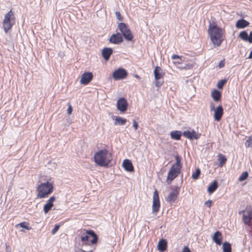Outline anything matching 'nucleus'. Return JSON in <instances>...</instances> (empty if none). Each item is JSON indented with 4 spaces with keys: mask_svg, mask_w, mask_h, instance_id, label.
<instances>
[{
    "mask_svg": "<svg viewBox=\"0 0 252 252\" xmlns=\"http://www.w3.org/2000/svg\"><path fill=\"white\" fill-rule=\"evenodd\" d=\"M54 180L49 177L45 183L39 184L37 187V197L43 198L48 196L54 190Z\"/></svg>",
    "mask_w": 252,
    "mask_h": 252,
    "instance_id": "1",
    "label": "nucleus"
},
{
    "mask_svg": "<svg viewBox=\"0 0 252 252\" xmlns=\"http://www.w3.org/2000/svg\"><path fill=\"white\" fill-rule=\"evenodd\" d=\"M208 32L211 40L213 44L217 46H220L223 40L222 30L216 24H210Z\"/></svg>",
    "mask_w": 252,
    "mask_h": 252,
    "instance_id": "2",
    "label": "nucleus"
},
{
    "mask_svg": "<svg viewBox=\"0 0 252 252\" xmlns=\"http://www.w3.org/2000/svg\"><path fill=\"white\" fill-rule=\"evenodd\" d=\"M112 159L111 154L105 149L99 151L94 156L95 162L101 166H107Z\"/></svg>",
    "mask_w": 252,
    "mask_h": 252,
    "instance_id": "3",
    "label": "nucleus"
},
{
    "mask_svg": "<svg viewBox=\"0 0 252 252\" xmlns=\"http://www.w3.org/2000/svg\"><path fill=\"white\" fill-rule=\"evenodd\" d=\"M175 158L176 162L171 166L168 173L167 179L168 184H170L179 175L182 167L181 158L178 155H176Z\"/></svg>",
    "mask_w": 252,
    "mask_h": 252,
    "instance_id": "4",
    "label": "nucleus"
},
{
    "mask_svg": "<svg viewBox=\"0 0 252 252\" xmlns=\"http://www.w3.org/2000/svg\"><path fill=\"white\" fill-rule=\"evenodd\" d=\"M86 234H83L81 236V240L82 242L81 245H90L91 244H95L97 242L98 237L97 235L92 230H87Z\"/></svg>",
    "mask_w": 252,
    "mask_h": 252,
    "instance_id": "5",
    "label": "nucleus"
},
{
    "mask_svg": "<svg viewBox=\"0 0 252 252\" xmlns=\"http://www.w3.org/2000/svg\"><path fill=\"white\" fill-rule=\"evenodd\" d=\"M15 23V18L10 10L5 16L2 22V27L5 33L10 30Z\"/></svg>",
    "mask_w": 252,
    "mask_h": 252,
    "instance_id": "6",
    "label": "nucleus"
},
{
    "mask_svg": "<svg viewBox=\"0 0 252 252\" xmlns=\"http://www.w3.org/2000/svg\"><path fill=\"white\" fill-rule=\"evenodd\" d=\"M118 28L126 40L128 41H131L132 40L133 37V35L130 29L125 23H119Z\"/></svg>",
    "mask_w": 252,
    "mask_h": 252,
    "instance_id": "7",
    "label": "nucleus"
},
{
    "mask_svg": "<svg viewBox=\"0 0 252 252\" xmlns=\"http://www.w3.org/2000/svg\"><path fill=\"white\" fill-rule=\"evenodd\" d=\"M154 73L155 78L156 80V81L155 82L156 86L157 87L161 86L163 83V81L161 82L160 81L158 80L163 77L164 73L163 72L162 69L159 66L156 67V68L154 69Z\"/></svg>",
    "mask_w": 252,
    "mask_h": 252,
    "instance_id": "8",
    "label": "nucleus"
},
{
    "mask_svg": "<svg viewBox=\"0 0 252 252\" xmlns=\"http://www.w3.org/2000/svg\"><path fill=\"white\" fill-rule=\"evenodd\" d=\"M160 202L158 192L155 190L153 194V200L152 205V212L154 214H156L158 212L160 208Z\"/></svg>",
    "mask_w": 252,
    "mask_h": 252,
    "instance_id": "9",
    "label": "nucleus"
},
{
    "mask_svg": "<svg viewBox=\"0 0 252 252\" xmlns=\"http://www.w3.org/2000/svg\"><path fill=\"white\" fill-rule=\"evenodd\" d=\"M127 75V71L125 69L121 68H119L115 70L112 74L113 78L115 80L123 79L125 78Z\"/></svg>",
    "mask_w": 252,
    "mask_h": 252,
    "instance_id": "10",
    "label": "nucleus"
},
{
    "mask_svg": "<svg viewBox=\"0 0 252 252\" xmlns=\"http://www.w3.org/2000/svg\"><path fill=\"white\" fill-rule=\"evenodd\" d=\"M128 103L124 97L119 98L117 102V108L121 113H125L127 109Z\"/></svg>",
    "mask_w": 252,
    "mask_h": 252,
    "instance_id": "11",
    "label": "nucleus"
},
{
    "mask_svg": "<svg viewBox=\"0 0 252 252\" xmlns=\"http://www.w3.org/2000/svg\"><path fill=\"white\" fill-rule=\"evenodd\" d=\"M180 189L179 187H176L175 188L170 192L167 197L166 198V201L168 202L172 203L174 202L179 193Z\"/></svg>",
    "mask_w": 252,
    "mask_h": 252,
    "instance_id": "12",
    "label": "nucleus"
},
{
    "mask_svg": "<svg viewBox=\"0 0 252 252\" xmlns=\"http://www.w3.org/2000/svg\"><path fill=\"white\" fill-rule=\"evenodd\" d=\"M93 78V75L92 72H85L81 76L80 82L82 84L87 85L89 83Z\"/></svg>",
    "mask_w": 252,
    "mask_h": 252,
    "instance_id": "13",
    "label": "nucleus"
},
{
    "mask_svg": "<svg viewBox=\"0 0 252 252\" xmlns=\"http://www.w3.org/2000/svg\"><path fill=\"white\" fill-rule=\"evenodd\" d=\"M252 220V209L243 211V220L246 224L250 225Z\"/></svg>",
    "mask_w": 252,
    "mask_h": 252,
    "instance_id": "14",
    "label": "nucleus"
},
{
    "mask_svg": "<svg viewBox=\"0 0 252 252\" xmlns=\"http://www.w3.org/2000/svg\"><path fill=\"white\" fill-rule=\"evenodd\" d=\"M109 42L110 43L118 44L123 41V38L120 33L117 32V33L113 34L110 37Z\"/></svg>",
    "mask_w": 252,
    "mask_h": 252,
    "instance_id": "15",
    "label": "nucleus"
},
{
    "mask_svg": "<svg viewBox=\"0 0 252 252\" xmlns=\"http://www.w3.org/2000/svg\"><path fill=\"white\" fill-rule=\"evenodd\" d=\"M183 134L186 138H189L190 140H192L193 139H198L200 136V134L196 132L194 130H192L191 131L189 130L185 131Z\"/></svg>",
    "mask_w": 252,
    "mask_h": 252,
    "instance_id": "16",
    "label": "nucleus"
},
{
    "mask_svg": "<svg viewBox=\"0 0 252 252\" xmlns=\"http://www.w3.org/2000/svg\"><path fill=\"white\" fill-rule=\"evenodd\" d=\"M223 114V110L222 106L219 105L214 110V118L217 121L221 119Z\"/></svg>",
    "mask_w": 252,
    "mask_h": 252,
    "instance_id": "17",
    "label": "nucleus"
},
{
    "mask_svg": "<svg viewBox=\"0 0 252 252\" xmlns=\"http://www.w3.org/2000/svg\"><path fill=\"white\" fill-rule=\"evenodd\" d=\"M55 200V197L54 196L51 197L47 201V203L44 205L43 207L44 213L46 214L51 209L53 206V202Z\"/></svg>",
    "mask_w": 252,
    "mask_h": 252,
    "instance_id": "18",
    "label": "nucleus"
},
{
    "mask_svg": "<svg viewBox=\"0 0 252 252\" xmlns=\"http://www.w3.org/2000/svg\"><path fill=\"white\" fill-rule=\"evenodd\" d=\"M112 53L113 50L111 48L105 47L102 50V56L106 61H108Z\"/></svg>",
    "mask_w": 252,
    "mask_h": 252,
    "instance_id": "19",
    "label": "nucleus"
},
{
    "mask_svg": "<svg viewBox=\"0 0 252 252\" xmlns=\"http://www.w3.org/2000/svg\"><path fill=\"white\" fill-rule=\"evenodd\" d=\"M213 240L218 245H220L222 243V236L221 233L219 231H216L213 237Z\"/></svg>",
    "mask_w": 252,
    "mask_h": 252,
    "instance_id": "20",
    "label": "nucleus"
},
{
    "mask_svg": "<svg viewBox=\"0 0 252 252\" xmlns=\"http://www.w3.org/2000/svg\"><path fill=\"white\" fill-rule=\"evenodd\" d=\"M123 166L125 169L128 172L133 171V166L131 161L129 159H125L123 163Z\"/></svg>",
    "mask_w": 252,
    "mask_h": 252,
    "instance_id": "21",
    "label": "nucleus"
},
{
    "mask_svg": "<svg viewBox=\"0 0 252 252\" xmlns=\"http://www.w3.org/2000/svg\"><path fill=\"white\" fill-rule=\"evenodd\" d=\"M250 25V23L248 22L247 21L241 19L239 20L236 24V27L238 29H244L247 27H248Z\"/></svg>",
    "mask_w": 252,
    "mask_h": 252,
    "instance_id": "22",
    "label": "nucleus"
},
{
    "mask_svg": "<svg viewBox=\"0 0 252 252\" xmlns=\"http://www.w3.org/2000/svg\"><path fill=\"white\" fill-rule=\"evenodd\" d=\"M167 243L166 240L161 239L158 243V249L160 252H164L166 250Z\"/></svg>",
    "mask_w": 252,
    "mask_h": 252,
    "instance_id": "23",
    "label": "nucleus"
},
{
    "mask_svg": "<svg viewBox=\"0 0 252 252\" xmlns=\"http://www.w3.org/2000/svg\"><path fill=\"white\" fill-rule=\"evenodd\" d=\"M211 96L215 101H219L221 98V93L219 91L214 89L212 91Z\"/></svg>",
    "mask_w": 252,
    "mask_h": 252,
    "instance_id": "24",
    "label": "nucleus"
},
{
    "mask_svg": "<svg viewBox=\"0 0 252 252\" xmlns=\"http://www.w3.org/2000/svg\"><path fill=\"white\" fill-rule=\"evenodd\" d=\"M218 187V182L216 180H214L208 187L207 191L210 194H211L217 189Z\"/></svg>",
    "mask_w": 252,
    "mask_h": 252,
    "instance_id": "25",
    "label": "nucleus"
},
{
    "mask_svg": "<svg viewBox=\"0 0 252 252\" xmlns=\"http://www.w3.org/2000/svg\"><path fill=\"white\" fill-rule=\"evenodd\" d=\"M170 135L172 139L178 140L180 139L182 132L178 130L172 131L170 133Z\"/></svg>",
    "mask_w": 252,
    "mask_h": 252,
    "instance_id": "26",
    "label": "nucleus"
},
{
    "mask_svg": "<svg viewBox=\"0 0 252 252\" xmlns=\"http://www.w3.org/2000/svg\"><path fill=\"white\" fill-rule=\"evenodd\" d=\"M126 119L120 117H116L114 124L115 125L122 126L126 124Z\"/></svg>",
    "mask_w": 252,
    "mask_h": 252,
    "instance_id": "27",
    "label": "nucleus"
},
{
    "mask_svg": "<svg viewBox=\"0 0 252 252\" xmlns=\"http://www.w3.org/2000/svg\"><path fill=\"white\" fill-rule=\"evenodd\" d=\"M226 157L221 154L218 155V160L219 161V166L222 167L226 162Z\"/></svg>",
    "mask_w": 252,
    "mask_h": 252,
    "instance_id": "28",
    "label": "nucleus"
},
{
    "mask_svg": "<svg viewBox=\"0 0 252 252\" xmlns=\"http://www.w3.org/2000/svg\"><path fill=\"white\" fill-rule=\"evenodd\" d=\"M223 252H231V244L227 242H225L222 244Z\"/></svg>",
    "mask_w": 252,
    "mask_h": 252,
    "instance_id": "29",
    "label": "nucleus"
},
{
    "mask_svg": "<svg viewBox=\"0 0 252 252\" xmlns=\"http://www.w3.org/2000/svg\"><path fill=\"white\" fill-rule=\"evenodd\" d=\"M239 37L244 41H248L249 35L248 33L245 31L240 32L239 35Z\"/></svg>",
    "mask_w": 252,
    "mask_h": 252,
    "instance_id": "30",
    "label": "nucleus"
},
{
    "mask_svg": "<svg viewBox=\"0 0 252 252\" xmlns=\"http://www.w3.org/2000/svg\"><path fill=\"white\" fill-rule=\"evenodd\" d=\"M18 226H20L21 227L25 228L27 230H29L32 229V227L29 226V223L27 222H26V221H23V222H21V223H20L19 224H17L16 225V227H17Z\"/></svg>",
    "mask_w": 252,
    "mask_h": 252,
    "instance_id": "31",
    "label": "nucleus"
},
{
    "mask_svg": "<svg viewBox=\"0 0 252 252\" xmlns=\"http://www.w3.org/2000/svg\"><path fill=\"white\" fill-rule=\"evenodd\" d=\"M249 173L247 171L244 172L239 178V181L242 182L247 179L248 177Z\"/></svg>",
    "mask_w": 252,
    "mask_h": 252,
    "instance_id": "32",
    "label": "nucleus"
},
{
    "mask_svg": "<svg viewBox=\"0 0 252 252\" xmlns=\"http://www.w3.org/2000/svg\"><path fill=\"white\" fill-rule=\"evenodd\" d=\"M200 174V170L199 168H197L195 172L192 174L191 177L193 179L196 180L198 178Z\"/></svg>",
    "mask_w": 252,
    "mask_h": 252,
    "instance_id": "33",
    "label": "nucleus"
},
{
    "mask_svg": "<svg viewBox=\"0 0 252 252\" xmlns=\"http://www.w3.org/2000/svg\"><path fill=\"white\" fill-rule=\"evenodd\" d=\"M227 80L226 79L221 80L219 81L217 83V87L219 89H222L224 85L226 83Z\"/></svg>",
    "mask_w": 252,
    "mask_h": 252,
    "instance_id": "34",
    "label": "nucleus"
},
{
    "mask_svg": "<svg viewBox=\"0 0 252 252\" xmlns=\"http://www.w3.org/2000/svg\"><path fill=\"white\" fill-rule=\"evenodd\" d=\"M245 144L247 147L252 148V136L247 139Z\"/></svg>",
    "mask_w": 252,
    "mask_h": 252,
    "instance_id": "35",
    "label": "nucleus"
},
{
    "mask_svg": "<svg viewBox=\"0 0 252 252\" xmlns=\"http://www.w3.org/2000/svg\"><path fill=\"white\" fill-rule=\"evenodd\" d=\"M60 226L59 225H56L54 228L52 230V233L55 234L59 230Z\"/></svg>",
    "mask_w": 252,
    "mask_h": 252,
    "instance_id": "36",
    "label": "nucleus"
},
{
    "mask_svg": "<svg viewBox=\"0 0 252 252\" xmlns=\"http://www.w3.org/2000/svg\"><path fill=\"white\" fill-rule=\"evenodd\" d=\"M115 15L117 18V19L119 20V21H122L123 20V18L121 16V13L119 11H116L115 12Z\"/></svg>",
    "mask_w": 252,
    "mask_h": 252,
    "instance_id": "37",
    "label": "nucleus"
},
{
    "mask_svg": "<svg viewBox=\"0 0 252 252\" xmlns=\"http://www.w3.org/2000/svg\"><path fill=\"white\" fill-rule=\"evenodd\" d=\"M182 252H191L188 246H184Z\"/></svg>",
    "mask_w": 252,
    "mask_h": 252,
    "instance_id": "38",
    "label": "nucleus"
},
{
    "mask_svg": "<svg viewBox=\"0 0 252 252\" xmlns=\"http://www.w3.org/2000/svg\"><path fill=\"white\" fill-rule=\"evenodd\" d=\"M133 126L135 130H136L138 127V123L136 122L135 120H133Z\"/></svg>",
    "mask_w": 252,
    "mask_h": 252,
    "instance_id": "39",
    "label": "nucleus"
},
{
    "mask_svg": "<svg viewBox=\"0 0 252 252\" xmlns=\"http://www.w3.org/2000/svg\"><path fill=\"white\" fill-rule=\"evenodd\" d=\"M72 107H71V105L68 104V107L67 109V113L69 115H70L72 113Z\"/></svg>",
    "mask_w": 252,
    "mask_h": 252,
    "instance_id": "40",
    "label": "nucleus"
},
{
    "mask_svg": "<svg viewBox=\"0 0 252 252\" xmlns=\"http://www.w3.org/2000/svg\"><path fill=\"white\" fill-rule=\"evenodd\" d=\"M205 204L208 207H211L212 205V201L210 200H208L205 202Z\"/></svg>",
    "mask_w": 252,
    "mask_h": 252,
    "instance_id": "41",
    "label": "nucleus"
},
{
    "mask_svg": "<svg viewBox=\"0 0 252 252\" xmlns=\"http://www.w3.org/2000/svg\"><path fill=\"white\" fill-rule=\"evenodd\" d=\"M171 59L172 60L179 59L181 60V57L177 55H173L172 56Z\"/></svg>",
    "mask_w": 252,
    "mask_h": 252,
    "instance_id": "42",
    "label": "nucleus"
},
{
    "mask_svg": "<svg viewBox=\"0 0 252 252\" xmlns=\"http://www.w3.org/2000/svg\"><path fill=\"white\" fill-rule=\"evenodd\" d=\"M248 41L252 43V32H251L250 35H249Z\"/></svg>",
    "mask_w": 252,
    "mask_h": 252,
    "instance_id": "43",
    "label": "nucleus"
},
{
    "mask_svg": "<svg viewBox=\"0 0 252 252\" xmlns=\"http://www.w3.org/2000/svg\"><path fill=\"white\" fill-rule=\"evenodd\" d=\"M191 66V65L188 64L186 66L180 67V68H183V69H189V68H190Z\"/></svg>",
    "mask_w": 252,
    "mask_h": 252,
    "instance_id": "44",
    "label": "nucleus"
},
{
    "mask_svg": "<svg viewBox=\"0 0 252 252\" xmlns=\"http://www.w3.org/2000/svg\"><path fill=\"white\" fill-rule=\"evenodd\" d=\"M173 63L175 65L181 64L182 63V60L181 59V60H180V61L174 62Z\"/></svg>",
    "mask_w": 252,
    "mask_h": 252,
    "instance_id": "45",
    "label": "nucleus"
},
{
    "mask_svg": "<svg viewBox=\"0 0 252 252\" xmlns=\"http://www.w3.org/2000/svg\"><path fill=\"white\" fill-rule=\"evenodd\" d=\"M216 109V108L215 107V105L213 103H211V110H215V109Z\"/></svg>",
    "mask_w": 252,
    "mask_h": 252,
    "instance_id": "46",
    "label": "nucleus"
},
{
    "mask_svg": "<svg viewBox=\"0 0 252 252\" xmlns=\"http://www.w3.org/2000/svg\"><path fill=\"white\" fill-rule=\"evenodd\" d=\"M219 66L220 68L224 66V63L222 62H220Z\"/></svg>",
    "mask_w": 252,
    "mask_h": 252,
    "instance_id": "47",
    "label": "nucleus"
},
{
    "mask_svg": "<svg viewBox=\"0 0 252 252\" xmlns=\"http://www.w3.org/2000/svg\"><path fill=\"white\" fill-rule=\"evenodd\" d=\"M248 59H252V50L251 51V52H250V53L249 54Z\"/></svg>",
    "mask_w": 252,
    "mask_h": 252,
    "instance_id": "48",
    "label": "nucleus"
},
{
    "mask_svg": "<svg viewBox=\"0 0 252 252\" xmlns=\"http://www.w3.org/2000/svg\"><path fill=\"white\" fill-rule=\"evenodd\" d=\"M84 252V251L83 250H81V249L75 251V252Z\"/></svg>",
    "mask_w": 252,
    "mask_h": 252,
    "instance_id": "49",
    "label": "nucleus"
},
{
    "mask_svg": "<svg viewBox=\"0 0 252 252\" xmlns=\"http://www.w3.org/2000/svg\"><path fill=\"white\" fill-rule=\"evenodd\" d=\"M135 77L137 79H140V77L138 75H135Z\"/></svg>",
    "mask_w": 252,
    "mask_h": 252,
    "instance_id": "50",
    "label": "nucleus"
},
{
    "mask_svg": "<svg viewBox=\"0 0 252 252\" xmlns=\"http://www.w3.org/2000/svg\"><path fill=\"white\" fill-rule=\"evenodd\" d=\"M84 252H93V250H91V251H88V252H86V251H84Z\"/></svg>",
    "mask_w": 252,
    "mask_h": 252,
    "instance_id": "51",
    "label": "nucleus"
},
{
    "mask_svg": "<svg viewBox=\"0 0 252 252\" xmlns=\"http://www.w3.org/2000/svg\"><path fill=\"white\" fill-rule=\"evenodd\" d=\"M21 232H25V231H24V230H21Z\"/></svg>",
    "mask_w": 252,
    "mask_h": 252,
    "instance_id": "52",
    "label": "nucleus"
}]
</instances>
